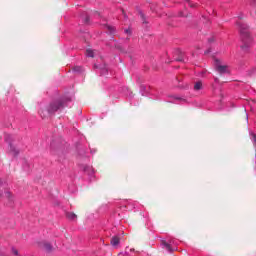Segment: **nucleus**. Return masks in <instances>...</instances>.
Here are the masks:
<instances>
[{"instance_id":"nucleus-1","label":"nucleus","mask_w":256,"mask_h":256,"mask_svg":"<svg viewBox=\"0 0 256 256\" xmlns=\"http://www.w3.org/2000/svg\"><path fill=\"white\" fill-rule=\"evenodd\" d=\"M69 103H71V97H62L58 100H54L48 105L46 112L39 110V115L42 118L47 117V115H54L57 111H63L65 107H69Z\"/></svg>"},{"instance_id":"nucleus-2","label":"nucleus","mask_w":256,"mask_h":256,"mask_svg":"<svg viewBox=\"0 0 256 256\" xmlns=\"http://www.w3.org/2000/svg\"><path fill=\"white\" fill-rule=\"evenodd\" d=\"M236 25L239 27L240 37L243 45L241 46L242 51H249V47H251L253 43V39L249 34V26L243 22H237Z\"/></svg>"},{"instance_id":"nucleus-3","label":"nucleus","mask_w":256,"mask_h":256,"mask_svg":"<svg viewBox=\"0 0 256 256\" xmlns=\"http://www.w3.org/2000/svg\"><path fill=\"white\" fill-rule=\"evenodd\" d=\"M215 69L217 72L220 73V75H223L225 73H229V69L226 65H221V62L219 60H215Z\"/></svg>"},{"instance_id":"nucleus-4","label":"nucleus","mask_w":256,"mask_h":256,"mask_svg":"<svg viewBox=\"0 0 256 256\" xmlns=\"http://www.w3.org/2000/svg\"><path fill=\"white\" fill-rule=\"evenodd\" d=\"M82 171L86 173V175H89L90 179L93 180V175H95V170L92 166L89 165H82L81 166Z\"/></svg>"},{"instance_id":"nucleus-5","label":"nucleus","mask_w":256,"mask_h":256,"mask_svg":"<svg viewBox=\"0 0 256 256\" xmlns=\"http://www.w3.org/2000/svg\"><path fill=\"white\" fill-rule=\"evenodd\" d=\"M9 139H11V136L9 135L5 136V141L9 144L10 153H13V155H19V150H17V148L13 146V144L11 143V141H9Z\"/></svg>"},{"instance_id":"nucleus-6","label":"nucleus","mask_w":256,"mask_h":256,"mask_svg":"<svg viewBox=\"0 0 256 256\" xmlns=\"http://www.w3.org/2000/svg\"><path fill=\"white\" fill-rule=\"evenodd\" d=\"M161 245L163 249H166L171 253V251H173L171 245H177V243L174 240H170L169 242L162 241Z\"/></svg>"},{"instance_id":"nucleus-7","label":"nucleus","mask_w":256,"mask_h":256,"mask_svg":"<svg viewBox=\"0 0 256 256\" xmlns=\"http://www.w3.org/2000/svg\"><path fill=\"white\" fill-rule=\"evenodd\" d=\"M39 247H41V249H44V251H47L48 253L49 251L53 250V246L48 242H41L39 244Z\"/></svg>"},{"instance_id":"nucleus-8","label":"nucleus","mask_w":256,"mask_h":256,"mask_svg":"<svg viewBox=\"0 0 256 256\" xmlns=\"http://www.w3.org/2000/svg\"><path fill=\"white\" fill-rule=\"evenodd\" d=\"M173 100H168V103H185V99L179 96H172Z\"/></svg>"},{"instance_id":"nucleus-9","label":"nucleus","mask_w":256,"mask_h":256,"mask_svg":"<svg viewBox=\"0 0 256 256\" xmlns=\"http://www.w3.org/2000/svg\"><path fill=\"white\" fill-rule=\"evenodd\" d=\"M67 219H70V221H76L77 220V214L73 212H68L66 214Z\"/></svg>"},{"instance_id":"nucleus-10","label":"nucleus","mask_w":256,"mask_h":256,"mask_svg":"<svg viewBox=\"0 0 256 256\" xmlns=\"http://www.w3.org/2000/svg\"><path fill=\"white\" fill-rule=\"evenodd\" d=\"M119 243H120V240H119V237H118V236L112 237V239H111V245H112L113 247H117V245H119Z\"/></svg>"},{"instance_id":"nucleus-11","label":"nucleus","mask_w":256,"mask_h":256,"mask_svg":"<svg viewBox=\"0 0 256 256\" xmlns=\"http://www.w3.org/2000/svg\"><path fill=\"white\" fill-rule=\"evenodd\" d=\"M202 87H203V83H201V81H198L194 85V90L195 91H201Z\"/></svg>"},{"instance_id":"nucleus-12","label":"nucleus","mask_w":256,"mask_h":256,"mask_svg":"<svg viewBox=\"0 0 256 256\" xmlns=\"http://www.w3.org/2000/svg\"><path fill=\"white\" fill-rule=\"evenodd\" d=\"M104 27H105V29L108 30L109 33H111V34L115 33V27L107 25V24Z\"/></svg>"},{"instance_id":"nucleus-13","label":"nucleus","mask_w":256,"mask_h":256,"mask_svg":"<svg viewBox=\"0 0 256 256\" xmlns=\"http://www.w3.org/2000/svg\"><path fill=\"white\" fill-rule=\"evenodd\" d=\"M86 57H95V52L92 49H87Z\"/></svg>"},{"instance_id":"nucleus-14","label":"nucleus","mask_w":256,"mask_h":256,"mask_svg":"<svg viewBox=\"0 0 256 256\" xmlns=\"http://www.w3.org/2000/svg\"><path fill=\"white\" fill-rule=\"evenodd\" d=\"M140 93L142 95H147V86L145 85H140Z\"/></svg>"},{"instance_id":"nucleus-15","label":"nucleus","mask_w":256,"mask_h":256,"mask_svg":"<svg viewBox=\"0 0 256 256\" xmlns=\"http://www.w3.org/2000/svg\"><path fill=\"white\" fill-rule=\"evenodd\" d=\"M73 71H74L75 73H83V67H81V66H75V67L73 68Z\"/></svg>"},{"instance_id":"nucleus-16","label":"nucleus","mask_w":256,"mask_h":256,"mask_svg":"<svg viewBox=\"0 0 256 256\" xmlns=\"http://www.w3.org/2000/svg\"><path fill=\"white\" fill-rule=\"evenodd\" d=\"M107 66H104L103 68H100V75H107Z\"/></svg>"},{"instance_id":"nucleus-17","label":"nucleus","mask_w":256,"mask_h":256,"mask_svg":"<svg viewBox=\"0 0 256 256\" xmlns=\"http://www.w3.org/2000/svg\"><path fill=\"white\" fill-rule=\"evenodd\" d=\"M5 195H6L7 199H9V201H13V194H11L10 191H6Z\"/></svg>"},{"instance_id":"nucleus-18","label":"nucleus","mask_w":256,"mask_h":256,"mask_svg":"<svg viewBox=\"0 0 256 256\" xmlns=\"http://www.w3.org/2000/svg\"><path fill=\"white\" fill-rule=\"evenodd\" d=\"M251 140L253 141L254 145H256V135L253 132H250Z\"/></svg>"},{"instance_id":"nucleus-19","label":"nucleus","mask_w":256,"mask_h":256,"mask_svg":"<svg viewBox=\"0 0 256 256\" xmlns=\"http://www.w3.org/2000/svg\"><path fill=\"white\" fill-rule=\"evenodd\" d=\"M140 17H141L143 23H147V21L145 20V15L143 14V12H140Z\"/></svg>"},{"instance_id":"nucleus-20","label":"nucleus","mask_w":256,"mask_h":256,"mask_svg":"<svg viewBox=\"0 0 256 256\" xmlns=\"http://www.w3.org/2000/svg\"><path fill=\"white\" fill-rule=\"evenodd\" d=\"M124 33H126V35H131V29H125Z\"/></svg>"},{"instance_id":"nucleus-21","label":"nucleus","mask_w":256,"mask_h":256,"mask_svg":"<svg viewBox=\"0 0 256 256\" xmlns=\"http://www.w3.org/2000/svg\"><path fill=\"white\" fill-rule=\"evenodd\" d=\"M84 23H89V16H86V17L84 18Z\"/></svg>"},{"instance_id":"nucleus-22","label":"nucleus","mask_w":256,"mask_h":256,"mask_svg":"<svg viewBox=\"0 0 256 256\" xmlns=\"http://www.w3.org/2000/svg\"><path fill=\"white\" fill-rule=\"evenodd\" d=\"M250 3L256 7V0H250Z\"/></svg>"},{"instance_id":"nucleus-23","label":"nucleus","mask_w":256,"mask_h":256,"mask_svg":"<svg viewBox=\"0 0 256 256\" xmlns=\"http://www.w3.org/2000/svg\"><path fill=\"white\" fill-rule=\"evenodd\" d=\"M188 5H190V7H195V5L191 4V2H189Z\"/></svg>"},{"instance_id":"nucleus-24","label":"nucleus","mask_w":256,"mask_h":256,"mask_svg":"<svg viewBox=\"0 0 256 256\" xmlns=\"http://www.w3.org/2000/svg\"><path fill=\"white\" fill-rule=\"evenodd\" d=\"M215 83H219V79L218 78H215Z\"/></svg>"},{"instance_id":"nucleus-25","label":"nucleus","mask_w":256,"mask_h":256,"mask_svg":"<svg viewBox=\"0 0 256 256\" xmlns=\"http://www.w3.org/2000/svg\"><path fill=\"white\" fill-rule=\"evenodd\" d=\"M0 197H3V191H0Z\"/></svg>"},{"instance_id":"nucleus-26","label":"nucleus","mask_w":256,"mask_h":256,"mask_svg":"<svg viewBox=\"0 0 256 256\" xmlns=\"http://www.w3.org/2000/svg\"><path fill=\"white\" fill-rule=\"evenodd\" d=\"M209 42H210V43H213V39H209Z\"/></svg>"},{"instance_id":"nucleus-27","label":"nucleus","mask_w":256,"mask_h":256,"mask_svg":"<svg viewBox=\"0 0 256 256\" xmlns=\"http://www.w3.org/2000/svg\"><path fill=\"white\" fill-rule=\"evenodd\" d=\"M0 185H3V181L0 180Z\"/></svg>"},{"instance_id":"nucleus-28","label":"nucleus","mask_w":256,"mask_h":256,"mask_svg":"<svg viewBox=\"0 0 256 256\" xmlns=\"http://www.w3.org/2000/svg\"><path fill=\"white\" fill-rule=\"evenodd\" d=\"M97 16H98V17H101V14L98 13Z\"/></svg>"},{"instance_id":"nucleus-29","label":"nucleus","mask_w":256,"mask_h":256,"mask_svg":"<svg viewBox=\"0 0 256 256\" xmlns=\"http://www.w3.org/2000/svg\"><path fill=\"white\" fill-rule=\"evenodd\" d=\"M125 253H126V254H129V252H127V251H126Z\"/></svg>"},{"instance_id":"nucleus-30","label":"nucleus","mask_w":256,"mask_h":256,"mask_svg":"<svg viewBox=\"0 0 256 256\" xmlns=\"http://www.w3.org/2000/svg\"><path fill=\"white\" fill-rule=\"evenodd\" d=\"M130 251H134L133 249H130Z\"/></svg>"}]
</instances>
